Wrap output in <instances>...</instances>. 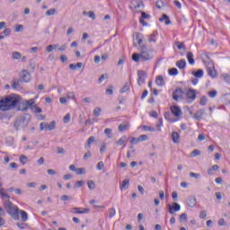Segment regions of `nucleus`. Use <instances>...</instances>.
<instances>
[{
  "label": "nucleus",
  "mask_w": 230,
  "mask_h": 230,
  "mask_svg": "<svg viewBox=\"0 0 230 230\" xmlns=\"http://www.w3.org/2000/svg\"><path fill=\"white\" fill-rule=\"evenodd\" d=\"M84 184H85V181H77L75 183V188H82V186H84Z\"/></svg>",
  "instance_id": "50"
},
{
  "label": "nucleus",
  "mask_w": 230,
  "mask_h": 230,
  "mask_svg": "<svg viewBox=\"0 0 230 230\" xmlns=\"http://www.w3.org/2000/svg\"><path fill=\"white\" fill-rule=\"evenodd\" d=\"M192 75L195 78H202L204 76V70L198 69L197 71H192Z\"/></svg>",
  "instance_id": "23"
},
{
  "label": "nucleus",
  "mask_w": 230,
  "mask_h": 230,
  "mask_svg": "<svg viewBox=\"0 0 230 230\" xmlns=\"http://www.w3.org/2000/svg\"><path fill=\"white\" fill-rule=\"evenodd\" d=\"M83 63L82 62H78L75 65V64H70L69 65V69H71L72 71H76V69H80V67H82Z\"/></svg>",
  "instance_id": "30"
},
{
  "label": "nucleus",
  "mask_w": 230,
  "mask_h": 230,
  "mask_svg": "<svg viewBox=\"0 0 230 230\" xmlns=\"http://www.w3.org/2000/svg\"><path fill=\"white\" fill-rule=\"evenodd\" d=\"M21 102V96L12 93L5 97H2L0 100V111L2 112H8V111H13Z\"/></svg>",
  "instance_id": "1"
},
{
  "label": "nucleus",
  "mask_w": 230,
  "mask_h": 230,
  "mask_svg": "<svg viewBox=\"0 0 230 230\" xmlns=\"http://www.w3.org/2000/svg\"><path fill=\"white\" fill-rule=\"evenodd\" d=\"M168 209H169L170 215H173V213L177 211H181V205L177 202L172 203V205L169 204Z\"/></svg>",
  "instance_id": "7"
},
{
  "label": "nucleus",
  "mask_w": 230,
  "mask_h": 230,
  "mask_svg": "<svg viewBox=\"0 0 230 230\" xmlns=\"http://www.w3.org/2000/svg\"><path fill=\"white\" fill-rule=\"evenodd\" d=\"M31 111L35 112V114H40V112H42V109H40L37 105H34V107L31 109Z\"/></svg>",
  "instance_id": "48"
},
{
  "label": "nucleus",
  "mask_w": 230,
  "mask_h": 230,
  "mask_svg": "<svg viewBox=\"0 0 230 230\" xmlns=\"http://www.w3.org/2000/svg\"><path fill=\"white\" fill-rule=\"evenodd\" d=\"M219 169H220V166L215 164L211 168L208 169V175H213V172H218Z\"/></svg>",
  "instance_id": "33"
},
{
  "label": "nucleus",
  "mask_w": 230,
  "mask_h": 230,
  "mask_svg": "<svg viewBox=\"0 0 230 230\" xmlns=\"http://www.w3.org/2000/svg\"><path fill=\"white\" fill-rule=\"evenodd\" d=\"M102 114V108H95L93 110V116H95V118L100 117V115Z\"/></svg>",
  "instance_id": "43"
},
{
  "label": "nucleus",
  "mask_w": 230,
  "mask_h": 230,
  "mask_svg": "<svg viewBox=\"0 0 230 230\" xmlns=\"http://www.w3.org/2000/svg\"><path fill=\"white\" fill-rule=\"evenodd\" d=\"M55 127H57V122L53 120L49 124H47V130H55Z\"/></svg>",
  "instance_id": "39"
},
{
  "label": "nucleus",
  "mask_w": 230,
  "mask_h": 230,
  "mask_svg": "<svg viewBox=\"0 0 230 230\" xmlns=\"http://www.w3.org/2000/svg\"><path fill=\"white\" fill-rule=\"evenodd\" d=\"M143 130L146 132H155V128L150 126H143Z\"/></svg>",
  "instance_id": "49"
},
{
  "label": "nucleus",
  "mask_w": 230,
  "mask_h": 230,
  "mask_svg": "<svg viewBox=\"0 0 230 230\" xmlns=\"http://www.w3.org/2000/svg\"><path fill=\"white\" fill-rule=\"evenodd\" d=\"M105 78H108V75L103 74L99 77L98 84H102V82L104 81Z\"/></svg>",
  "instance_id": "63"
},
{
  "label": "nucleus",
  "mask_w": 230,
  "mask_h": 230,
  "mask_svg": "<svg viewBox=\"0 0 230 230\" xmlns=\"http://www.w3.org/2000/svg\"><path fill=\"white\" fill-rule=\"evenodd\" d=\"M127 142V137L123 136L121 137L118 141L115 142V145H117V146H126L125 143Z\"/></svg>",
  "instance_id": "24"
},
{
  "label": "nucleus",
  "mask_w": 230,
  "mask_h": 230,
  "mask_svg": "<svg viewBox=\"0 0 230 230\" xmlns=\"http://www.w3.org/2000/svg\"><path fill=\"white\" fill-rule=\"evenodd\" d=\"M176 67L184 69L186 67V59H181L176 62Z\"/></svg>",
  "instance_id": "26"
},
{
  "label": "nucleus",
  "mask_w": 230,
  "mask_h": 230,
  "mask_svg": "<svg viewBox=\"0 0 230 230\" xmlns=\"http://www.w3.org/2000/svg\"><path fill=\"white\" fill-rule=\"evenodd\" d=\"M48 130V123H46V122H41L40 124V130Z\"/></svg>",
  "instance_id": "57"
},
{
  "label": "nucleus",
  "mask_w": 230,
  "mask_h": 230,
  "mask_svg": "<svg viewBox=\"0 0 230 230\" xmlns=\"http://www.w3.org/2000/svg\"><path fill=\"white\" fill-rule=\"evenodd\" d=\"M200 150L199 149H194L191 153H190V157H197L199 155H200Z\"/></svg>",
  "instance_id": "47"
},
{
  "label": "nucleus",
  "mask_w": 230,
  "mask_h": 230,
  "mask_svg": "<svg viewBox=\"0 0 230 230\" xmlns=\"http://www.w3.org/2000/svg\"><path fill=\"white\" fill-rule=\"evenodd\" d=\"M185 95L187 96L188 102L191 103V102H195L197 98V90L190 88L187 93H185Z\"/></svg>",
  "instance_id": "5"
},
{
  "label": "nucleus",
  "mask_w": 230,
  "mask_h": 230,
  "mask_svg": "<svg viewBox=\"0 0 230 230\" xmlns=\"http://www.w3.org/2000/svg\"><path fill=\"white\" fill-rule=\"evenodd\" d=\"M72 199H73V197H71V196H67V195L61 196V200L63 202H66V200H72Z\"/></svg>",
  "instance_id": "59"
},
{
  "label": "nucleus",
  "mask_w": 230,
  "mask_h": 230,
  "mask_svg": "<svg viewBox=\"0 0 230 230\" xmlns=\"http://www.w3.org/2000/svg\"><path fill=\"white\" fill-rule=\"evenodd\" d=\"M130 128V123L126 122V123H122L119 124L118 127L119 132H125V130H128V128Z\"/></svg>",
  "instance_id": "19"
},
{
  "label": "nucleus",
  "mask_w": 230,
  "mask_h": 230,
  "mask_svg": "<svg viewBox=\"0 0 230 230\" xmlns=\"http://www.w3.org/2000/svg\"><path fill=\"white\" fill-rule=\"evenodd\" d=\"M168 73L170 76H177V75H179V70H177L175 67H172L168 70Z\"/></svg>",
  "instance_id": "35"
},
{
  "label": "nucleus",
  "mask_w": 230,
  "mask_h": 230,
  "mask_svg": "<svg viewBox=\"0 0 230 230\" xmlns=\"http://www.w3.org/2000/svg\"><path fill=\"white\" fill-rule=\"evenodd\" d=\"M55 13H57V9H55V8H51V9H49V11H47L46 13H45V14L47 15V16H50V15H55Z\"/></svg>",
  "instance_id": "44"
},
{
  "label": "nucleus",
  "mask_w": 230,
  "mask_h": 230,
  "mask_svg": "<svg viewBox=\"0 0 230 230\" xmlns=\"http://www.w3.org/2000/svg\"><path fill=\"white\" fill-rule=\"evenodd\" d=\"M128 186H130V180L126 179V180L122 181L120 190H128Z\"/></svg>",
  "instance_id": "31"
},
{
  "label": "nucleus",
  "mask_w": 230,
  "mask_h": 230,
  "mask_svg": "<svg viewBox=\"0 0 230 230\" xmlns=\"http://www.w3.org/2000/svg\"><path fill=\"white\" fill-rule=\"evenodd\" d=\"M20 163L22 164V166H24V164H26V163H28V157L24 155H21Z\"/></svg>",
  "instance_id": "42"
},
{
  "label": "nucleus",
  "mask_w": 230,
  "mask_h": 230,
  "mask_svg": "<svg viewBox=\"0 0 230 230\" xmlns=\"http://www.w3.org/2000/svg\"><path fill=\"white\" fill-rule=\"evenodd\" d=\"M176 46H178V49H186V46L184 45V42H179V41H176L175 42Z\"/></svg>",
  "instance_id": "53"
},
{
  "label": "nucleus",
  "mask_w": 230,
  "mask_h": 230,
  "mask_svg": "<svg viewBox=\"0 0 230 230\" xmlns=\"http://www.w3.org/2000/svg\"><path fill=\"white\" fill-rule=\"evenodd\" d=\"M97 170L102 171L103 168H105V164L103 162H99L96 165Z\"/></svg>",
  "instance_id": "58"
},
{
  "label": "nucleus",
  "mask_w": 230,
  "mask_h": 230,
  "mask_svg": "<svg viewBox=\"0 0 230 230\" xmlns=\"http://www.w3.org/2000/svg\"><path fill=\"white\" fill-rule=\"evenodd\" d=\"M141 61L148 62L155 57V50L153 48H147L146 45H140Z\"/></svg>",
  "instance_id": "2"
},
{
  "label": "nucleus",
  "mask_w": 230,
  "mask_h": 230,
  "mask_svg": "<svg viewBox=\"0 0 230 230\" xmlns=\"http://www.w3.org/2000/svg\"><path fill=\"white\" fill-rule=\"evenodd\" d=\"M136 40H137V42L134 41L133 46L135 48H137V46H141V44L143 43V34H141L139 32L137 33Z\"/></svg>",
  "instance_id": "18"
},
{
  "label": "nucleus",
  "mask_w": 230,
  "mask_h": 230,
  "mask_svg": "<svg viewBox=\"0 0 230 230\" xmlns=\"http://www.w3.org/2000/svg\"><path fill=\"white\" fill-rule=\"evenodd\" d=\"M150 14L146 13V12H141V17L139 19V22L140 24H142V26H148V22H146L145 21V19L150 20Z\"/></svg>",
  "instance_id": "9"
},
{
  "label": "nucleus",
  "mask_w": 230,
  "mask_h": 230,
  "mask_svg": "<svg viewBox=\"0 0 230 230\" xmlns=\"http://www.w3.org/2000/svg\"><path fill=\"white\" fill-rule=\"evenodd\" d=\"M188 220V215L186 213H182L180 216V222H186Z\"/></svg>",
  "instance_id": "54"
},
{
  "label": "nucleus",
  "mask_w": 230,
  "mask_h": 230,
  "mask_svg": "<svg viewBox=\"0 0 230 230\" xmlns=\"http://www.w3.org/2000/svg\"><path fill=\"white\" fill-rule=\"evenodd\" d=\"M137 77V84L143 85L145 84V78H146V73L144 70H138Z\"/></svg>",
  "instance_id": "6"
},
{
  "label": "nucleus",
  "mask_w": 230,
  "mask_h": 230,
  "mask_svg": "<svg viewBox=\"0 0 230 230\" xmlns=\"http://www.w3.org/2000/svg\"><path fill=\"white\" fill-rule=\"evenodd\" d=\"M19 213L22 217V222H26L28 220V213L24 210H20Z\"/></svg>",
  "instance_id": "34"
},
{
  "label": "nucleus",
  "mask_w": 230,
  "mask_h": 230,
  "mask_svg": "<svg viewBox=\"0 0 230 230\" xmlns=\"http://www.w3.org/2000/svg\"><path fill=\"white\" fill-rule=\"evenodd\" d=\"M207 73L208 76H211V78H217V70H215V68L208 67Z\"/></svg>",
  "instance_id": "21"
},
{
  "label": "nucleus",
  "mask_w": 230,
  "mask_h": 230,
  "mask_svg": "<svg viewBox=\"0 0 230 230\" xmlns=\"http://www.w3.org/2000/svg\"><path fill=\"white\" fill-rule=\"evenodd\" d=\"M184 94V91L182 88H176L175 91L172 93V99L175 102H179V98Z\"/></svg>",
  "instance_id": "8"
},
{
  "label": "nucleus",
  "mask_w": 230,
  "mask_h": 230,
  "mask_svg": "<svg viewBox=\"0 0 230 230\" xmlns=\"http://www.w3.org/2000/svg\"><path fill=\"white\" fill-rule=\"evenodd\" d=\"M4 208L8 215H10L13 219L19 220V208L17 206H13V203L10 201V199H7V200L4 202Z\"/></svg>",
  "instance_id": "3"
},
{
  "label": "nucleus",
  "mask_w": 230,
  "mask_h": 230,
  "mask_svg": "<svg viewBox=\"0 0 230 230\" xmlns=\"http://www.w3.org/2000/svg\"><path fill=\"white\" fill-rule=\"evenodd\" d=\"M189 175H190V177H191L192 179H200V173L190 172Z\"/></svg>",
  "instance_id": "55"
},
{
  "label": "nucleus",
  "mask_w": 230,
  "mask_h": 230,
  "mask_svg": "<svg viewBox=\"0 0 230 230\" xmlns=\"http://www.w3.org/2000/svg\"><path fill=\"white\" fill-rule=\"evenodd\" d=\"M23 29H24V26H22V24H18L15 26V31L17 32L22 31Z\"/></svg>",
  "instance_id": "64"
},
{
  "label": "nucleus",
  "mask_w": 230,
  "mask_h": 230,
  "mask_svg": "<svg viewBox=\"0 0 230 230\" xmlns=\"http://www.w3.org/2000/svg\"><path fill=\"white\" fill-rule=\"evenodd\" d=\"M22 82L28 83L30 80H31V75L28 70H22Z\"/></svg>",
  "instance_id": "14"
},
{
  "label": "nucleus",
  "mask_w": 230,
  "mask_h": 230,
  "mask_svg": "<svg viewBox=\"0 0 230 230\" xmlns=\"http://www.w3.org/2000/svg\"><path fill=\"white\" fill-rule=\"evenodd\" d=\"M148 139V136L141 135L138 137L137 141H146Z\"/></svg>",
  "instance_id": "61"
},
{
  "label": "nucleus",
  "mask_w": 230,
  "mask_h": 230,
  "mask_svg": "<svg viewBox=\"0 0 230 230\" xmlns=\"http://www.w3.org/2000/svg\"><path fill=\"white\" fill-rule=\"evenodd\" d=\"M21 57H22V54H21L20 52L14 51L12 54V58L13 60H19L21 59Z\"/></svg>",
  "instance_id": "38"
},
{
  "label": "nucleus",
  "mask_w": 230,
  "mask_h": 230,
  "mask_svg": "<svg viewBox=\"0 0 230 230\" xmlns=\"http://www.w3.org/2000/svg\"><path fill=\"white\" fill-rule=\"evenodd\" d=\"M217 92L216 90L208 92V96L210 98H217Z\"/></svg>",
  "instance_id": "60"
},
{
  "label": "nucleus",
  "mask_w": 230,
  "mask_h": 230,
  "mask_svg": "<svg viewBox=\"0 0 230 230\" xmlns=\"http://www.w3.org/2000/svg\"><path fill=\"white\" fill-rule=\"evenodd\" d=\"M171 112L176 118H179V116H181V114H182V111H181V108L179 106H172L171 107Z\"/></svg>",
  "instance_id": "15"
},
{
  "label": "nucleus",
  "mask_w": 230,
  "mask_h": 230,
  "mask_svg": "<svg viewBox=\"0 0 230 230\" xmlns=\"http://www.w3.org/2000/svg\"><path fill=\"white\" fill-rule=\"evenodd\" d=\"M159 35V32H157V31H154L150 35H148V42H154V44H155V42H157V37Z\"/></svg>",
  "instance_id": "16"
},
{
  "label": "nucleus",
  "mask_w": 230,
  "mask_h": 230,
  "mask_svg": "<svg viewBox=\"0 0 230 230\" xmlns=\"http://www.w3.org/2000/svg\"><path fill=\"white\" fill-rule=\"evenodd\" d=\"M91 209L89 208H72V213H75L76 215H85L89 213Z\"/></svg>",
  "instance_id": "10"
},
{
  "label": "nucleus",
  "mask_w": 230,
  "mask_h": 230,
  "mask_svg": "<svg viewBox=\"0 0 230 230\" xmlns=\"http://www.w3.org/2000/svg\"><path fill=\"white\" fill-rule=\"evenodd\" d=\"M63 121H64V123H69V121H71V114L66 113L63 119Z\"/></svg>",
  "instance_id": "52"
},
{
  "label": "nucleus",
  "mask_w": 230,
  "mask_h": 230,
  "mask_svg": "<svg viewBox=\"0 0 230 230\" xmlns=\"http://www.w3.org/2000/svg\"><path fill=\"white\" fill-rule=\"evenodd\" d=\"M0 197L3 199H10V195H8L4 192V189L3 188V183H1V182H0Z\"/></svg>",
  "instance_id": "22"
},
{
  "label": "nucleus",
  "mask_w": 230,
  "mask_h": 230,
  "mask_svg": "<svg viewBox=\"0 0 230 230\" xmlns=\"http://www.w3.org/2000/svg\"><path fill=\"white\" fill-rule=\"evenodd\" d=\"M24 125V119H19L14 122V128L16 130H19L21 128V126Z\"/></svg>",
  "instance_id": "29"
},
{
  "label": "nucleus",
  "mask_w": 230,
  "mask_h": 230,
  "mask_svg": "<svg viewBox=\"0 0 230 230\" xmlns=\"http://www.w3.org/2000/svg\"><path fill=\"white\" fill-rule=\"evenodd\" d=\"M96 141V138L94 137H90L87 141L86 144L84 146L85 150H87V152H90L91 150V145H93V143H94Z\"/></svg>",
  "instance_id": "17"
},
{
  "label": "nucleus",
  "mask_w": 230,
  "mask_h": 230,
  "mask_svg": "<svg viewBox=\"0 0 230 230\" xmlns=\"http://www.w3.org/2000/svg\"><path fill=\"white\" fill-rule=\"evenodd\" d=\"M204 114H206V110H204V109L199 110L193 115V118H194V119H197V121H200V119H202Z\"/></svg>",
  "instance_id": "13"
},
{
  "label": "nucleus",
  "mask_w": 230,
  "mask_h": 230,
  "mask_svg": "<svg viewBox=\"0 0 230 230\" xmlns=\"http://www.w3.org/2000/svg\"><path fill=\"white\" fill-rule=\"evenodd\" d=\"M160 22H163V21H165L166 26L172 24V21H170V17L168 14H163L162 17L159 19Z\"/></svg>",
  "instance_id": "25"
},
{
  "label": "nucleus",
  "mask_w": 230,
  "mask_h": 230,
  "mask_svg": "<svg viewBox=\"0 0 230 230\" xmlns=\"http://www.w3.org/2000/svg\"><path fill=\"white\" fill-rule=\"evenodd\" d=\"M132 60H134V62H139V60H141V52L140 53H134L132 55Z\"/></svg>",
  "instance_id": "37"
},
{
  "label": "nucleus",
  "mask_w": 230,
  "mask_h": 230,
  "mask_svg": "<svg viewBox=\"0 0 230 230\" xmlns=\"http://www.w3.org/2000/svg\"><path fill=\"white\" fill-rule=\"evenodd\" d=\"M129 8L131 10H137V8H145V4L143 3V0H132Z\"/></svg>",
  "instance_id": "4"
},
{
  "label": "nucleus",
  "mask_w": 230,
  "mask_h": 230,
  "mask_svg": "<svg viewBox=\"0 0 230 230\" xmlns=\"http://www.w3.org/2000/svg\"><path fill=\"white\" fill-rule=\"evenodd\" d=\"M76 173H77V175H84V173H85V169L84 168H77Z\"/></svg>",
  "instance_id": "62"
},
{
  "label": "nucleus",
  "mask_w": 230,
  "mask_h": 230,
  "mask_svg": "<svg viewBox=\"0 0 230 230\" xmlns=\"http://www.w3.org/2000/svg\"><path fill=\"white\" fill-rule=\"evenodd\" d=\"M106 94L112 96V94H114V86L111 85L108 89H106Z\"/></svg>",
  "instance_id": "46"
},
{
  "label": "nucleus",
  "mask_w": 230,
  "mask_h": 230,
  "mask_svg": "<svg viewBox=\"0 0 230 230\" xmlns=\"http://www.w3.org/2000/svg\"><path fill=\"white\" fill-rule=\"evenodd\" d=\"M156 85H159L160 87H163L164 85V78H163V75H157L155 79Z\"/></svg>",
  "instance_id": "28"
},
{
  "label": "nucleus",
  "mask_w": 230,
  "mask_h": 230,
  "mask_svg": "<svg viewBox=\"0 0 230 230\" xmlns=\"http://www.w3.org/2000/svg\"><path fill=\"white\" fill-rule=\"evenodd\" d=\"M128 91H130V84H128V83H126L124 86L120 89V93L121 94H123L124 93H127Z\"/></svg>",
  "instance_id": "36"
},
{
  "label": "nucleus",
  "mask_w": 230,
  "mask_h": 230,
  "mask_svg": "<svg viewBox=\"0 0 230 230\" xmlns=\"http://www.w3.org/2000/svg\"><path fill=\"white\" fill-rule=\"evenodd\" d=\"M163 6H164V2H163L162 0L156 1V8H158V10H161Z\"/></svg>",
  "instance_id": "56"
},
{
  "label": "nucleus",
  "mask_w": 230,
  "mask_h": 230,
  "mask_svg": "<svg viewBox=\"0 0 230 230\" xmlns=\"http://www.w3.org/2000/svg\"><path fill=\"white\" fill-rule=\"evenodd\" d=\"M109 217L113 218V217H116V208H111L108 210Z\"/></svg>",
  "instance_id": "41"
},
{
  "label": "nucleus",
  "mask_w": 230,
  "mask_h": 230,
  "mask_svg": "<svg viewBox=\"0 0 230 230\" xmlns=\"http://www.w3.org/2000/svg\"><path fill=\"white\" fill-rule=\"evenodd\" d=\"M187 206H189V208H195L197 206V198H195V196H190L187 199Z\"/></svg>",
  "instance_id": "12"
},
{
  "label": "nucleus",
  "mask_w": 230,
  "mask_h": 230,
  "mask_svg": "<svg viewBox=\"0 0 230 230\" xmlns=\"http://www.w3.org/2000/svg\"><path fill=\"white\" fill-rule=\"evenodd\" d=\"M187 59L190 66H193V64H195V59L193 58V52L187 53Z\"/></svg>",
  "instance_id": "32"
},
{
  "label": "nucleus",
  "mask_w": 230,
  "mask_h": 230,
  "mask_svg": "<svg viewBox=\"0 0 230 230\" xmlns=\"http://www.w3.org/2000/svg\"><path fill=\"white\" fill-rule=\"evenodd\" d=\"M206 103H208V97L202 96L199 101V105L204 106Z\"/></svg>",
  "instance_id": "51"
},
{
  "label": "nucleus",
  "mask_w": 230,
  "mask_h": 230,
  "mask_svg": "<svg viewBox=\"0 0 230 230\" xmlns=\"http://www.w3.org/2000/svg\"><path fill=\"white\" fill-rule=\"evenodd\" d=\"M35 107V100L30 99L25 101V107L22 111H28V109H31V111Z\"/></svg>",
  "instance_id": "11"
},
{
  "label": "nucleus",
  "mask_w": 230,
  "mask_h": 230,
  "mask_svg": "<svg viewBox=\"0 0 230 230\" xmlns=\"http://www.w3.org/2000/svg\"><path fill=\"white\" fill-rule=\"evenodd\" d=\"M87 185H88L89 190H94L96 188V184L94 183V181H93V180H89L87 181Z\"/></svg>",
  "instance_id": "40"
},
{
  "label": "nucleus",
  "mask_w": 230,
  "mask_h": 230,
  "mask_svg": "<svg viewBox=\"0 0 230 230\" xmlns=\"http://www.w3.org/2000/svg\"><path fill=\"white\" fill-rule=\"evenodd\" d=\"M104 134L107 135V137L111 139L112 137V129L111 128H105Z\"/></svg>",
  "instance_id": "45"
},
{
  "label": "nucleus",
  "mask_w": 230,
  "mask_h": 230,
  "mask_svg": "<svg viewBox=\"0 0 230 230\" xmlns=\"http://www.w3.org/2000/svg\"><path fill=\"white\" fill-rule=\"evenodd\" d=\"M172 139L173 143H179L181 139V135L177 133V131H174L172 133Z\"/></svg>",
  "instance_id": "27"
},
{
  "label": "nucleus",
  "mask_w": 230,
  "mask_h": 230,
  "mask_svg": "<svg viewBox=\"0 0 230 230\" xmlns=\"http://www.w3.org/2000/svg\"><path fill=\"white\" fill-rule=\"evenodd\" d=\"M221 102L225 105H230V93H225L224 95H222Z\"/></svg>",
  "instance_id": "20"
}]
</instances>
